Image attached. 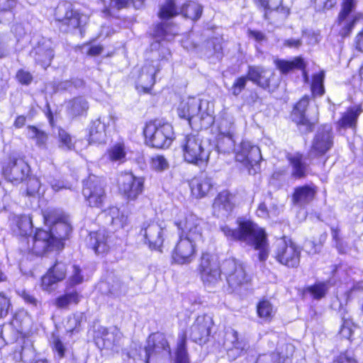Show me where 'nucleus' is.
<instances>
[{"instance_id":"obj_61","label":"nucleus","mask_w":363,"mask_h":363,"mask_svg":"<svg viewBox=\"0 0 363 363\" xmlns=\"http://www.w3.org/2000/svg\"><path fill=\"white\" fill-rule=\"evenodd\" d=\"M247 35L250 38H252L257 42H262L266 40L265 35L259 31L256 30H248Z\"/></svg>"},{"instance_id":"obj_7","label":"nucleus","mask_w":363,"mask_h":363,"mask_svg":"<svg viewBox=\"0 0 363 363\" xmlns=\"http://www.w3.org/2000/svg\"><path fill=\"white\" fill-rule=\"evenodd\" d=\"M274 251V259L281 265L290 269L301 266L302 248L292 238L283 235Z\"/></svg>"},{"instance_id":"obj_58","label":"nucleus","mask_w":363,"mask_h":363,"mask_svg":"<svg viewBox=\"0 0 363 363\" xmlns=\"http://www.w3.org/2000/svg\"><path fill=\"white\" fill-rule=\"evenodd\" d=\"M84 277L82 274V269L79 265H73V273L69 277V284L71 286H77L83 282Z\"/></svg>"},{"instance_id":"obj_42","label":"nucleus","mask_w":363,"mask_h":363,"mask_svg":"<svg viewBox=\"0 0 363 363\" xmlns=\"http://www.w3.org/2000/svg\"><path fill=\"white\" fill-rule=\"evenodd\" d=\"M12 224L13 225V230L21 237V240L26 239V238H29L30 235L27 233L33 227L32 218L30 216L25 214L15 216L13 218Z\"/></svg>"},{"instance_id":"obj_53","label":"nucleus","mask_w":363,"mask_h":363,"mask_svg":"<svg viewBox=\"0 0 363 363\" xmlns=\"http://www.w3.org/2000/svg\"><path fill=\"white\" fill-rule=\"evenodd\" d=\"M26 318V312L23 310L17 311L13 314L10 320V324L16 331L20 332L23 329V323Z\"/></svg>"},{"instance_id":"obj_19","label":"nucleus","mask_w":363,"mask_h":363,"mask_svg":"<svg viewBox=\"0 0 363 363\" xmlns=\"http://www.w3.org/2000/svg\"><path fill=\"white\" fill-rule=\"evenodd\" d=\"M214 321L208 314L199 315L190 328L191 340L201 346L208 343L212 334Z\"/></svg>"},{"instance_id":"obj_28","label":"nucleus","mask_w":363,"mask_h":363,"mask_svg":"<svg viewBox=\"0 0 363 363\" xmlns=\"http://www.w3.org/2000/svg\"><path fill=\"white\" fill-rule=\"evenodd\" d=\"M87 247L97 255H106L110 252L109 235L103 230L91 231L87 236Z\"/></svg>"},{"instance_id":"obj_39","label":"nucleus","mask_w":363,"mask_h":363,"mask_svg":"<svg viewBox=\"0 0 363 363\" xmlns=\"http://www.w3.org/2000/svg\"><path fill=\"white\" fill-rule=\"evenodd\" d=\"M108 211L111 214V225L114 230L118 231L130 225V220L127 213L117 206H111Z\"/></svg>"},{"instance_id":"obj_20","label":"nucleus","mask_w":363,"mask_h":363,"mask_svg":"<svg viewBox=\"0 0 363 363\" xmlns=\"http://www.w3.org/2000/svg\"><path fill=\"white\" fill-rule=\"evenodd\" d=\"M139 234L143 237L144 243L152 250L162 252L164 241V229L156 221H145L140 226Z\"/></svg>"},{"instance_id":"obj_51","label":"nucleus","mask_w":363,"mask_h":363,"mask_svg":"<svg viewBox=\"0 0 363 363\" xmlns=\"http://www.w3.org/2000/svg\"><path fill=\"white\" fill-rule=\"evenodd\" d=\"M354 325L351 318H342V323L338 331L340 338L350 340L353 335L352 328Z\"/></svg>"},{"instance_id":"obj_46","label":"nucleus","mask_w":363,"mask_h":363,"mask_svg":"<svg viewBox=\"0 0 363 363\" xmlns=\"http://www.w3.org/2000/svg\"><path fill=\"white\" fill-rule=\"evenodd\" d=\"M324 79L325 72L323 70L313 74L310 87L313 97L322 96L325 94Z\"/></svg>"},{"instance_id":"obj_36","label":"nucleus","mask_w":363,"mask_h":363,"mask_svg":"<svg viewBox=\"0 0 363 363\" xmlns=\"http://www.w3.org/2000/svg\"><path fill=\"white\" fill-rule=\"evenodd\" d=\"M203 13V6L196 1L187 0L179 8V15L186 20L196 22Z\"/></svg>"},{"instance_id":"obj_4","label":"nucleus","mask_w":363,"mask_h":363,"mask_svg":"<svg viewBox=\"0 0 363 363\" xmlns=\"http://www.w3.org/2000/svg\"><path fill=\"white\" fill-rule=\"evenodd\" d=\"M180 148L182 157L186 163L196 166L208 164L210 151L198 134L190 133L184 135L180 142Z\"/></svg>"},{"instance_id":"obj_49","label":"nucleus","mask_w":363,"mask_h":363,"mask_svg":"<svg viewBox=\"0 0 363 363\" xmlns=\"http://www.w3.org/2000/svg\"><path fill=\"white\" fill-rule=\"evenodd\" d=\"M27 129L32 133L31 138L35 140L38 146H45L48 138V135L45 131L39 129L34 125H28Z\"/></svg>"},{"instance_id":"obj_26","label":"nucleus","mask_w":363,"mask_h":363,"mask_svg":"<svg viewBox=\"0 0 363 363\" xmlns=\"http://www.w3.org/2000/svg\"><path fill=\"white\" fill-rule=\"evenodd\" d=\"M189 186L191 194L198 199L213 196L217 189L213 178L206 174L194 177Z\"/></svg>"},{"instance_id":"obj_23","label":"nucleus","mask_w":363,"mask_h":363,"mask_svg":"<svg viewBox=\"0 0 363 363\" xmlns=\"http://www.w3.org/2000/svg\"><path fill=\"white\" fill-rule=\"evenodd\" d=\"M334 137L330 125H322V130L316 133L313 139L309 152L313 157H320L333 147Z\"/></svg>"},{"instance_id":"obj_60","label":"nucleus","mask_w":363,"mask_h":363,"mask_svg":"<svg viewBox=\"0 0 363 363\" xmlns=\"http://www.w3.org/2000/svg\"><path fill=\"white\" fill-rule=\"evenodd\" d=\"M21 298L24 301V302L27 304L31 305L32 306L37 307L38 301L35 298V297L31 294L29 291L23 289L19 294Z\"/></svg>"},{"instance_id":"obj_35","label":"nucleus","mask_w":363,"mask_h":363,"mask_svg":"<svg viewBox=\"0 0 363 363\" xmlns=\"http://www.w3.org/2000/svg\"><path fill=\"white\" fill-rule=\"evenodd\" d=\"M106 126L99 118L91 121L89 128L86 140L89 145L101 144L106 136Z\"/></svg>"},{"instance_id":"obj_62","label":"nucleus","mask_w":363,"mask_h":363,"mask_svg":"<svg viewBox=\"0 0 363 363\" xmlns=\"http://www.w3.org/2000/svg\"><path fill=\"white\" fill-rule=\"evenodd\" d=\"M113 1L114 6L118 10L128 8L134 4V0H113Z\"/></svg>"},{"instance_id":"obj_32","label":"nucleus","mask_w":363,"mask_h":363,"mask_svg":"<svg viewBox=\"0 0 363 363\" xmlns=\"http://www.w3.org/2000/svg\"><path fill=\"white\" fill-rule=\"evenodd\" d=\"M286 159L291 167V176L293 179H301L307 176L308 164L305 162V157L302 152L289 153L286 155Z\"/></svg>"},{"instance_id":"obj_1","label":"nucleus","mask_w":363,"mask_h":363,"mask_svg":"<svg viewBox=\"0 0 363 363\" xmlns=\"http://www.w3.org/2000/svg\"><path fill=\"white\" fill-rule=\"evenodd\" d=\"M237 228L228 225L220 226V231L228 240L232 242H245L258 251L257 259L264 262L269 257L270 250L268 235L265 229L259 226L250 218H239Z\"/></svg>"},{"instance_id":"obj_24","label":"nucleus","mask_w":363,"mask_h":363,"mask_svg":"<svg viewBox=\"0 0 363 363\" xmlns=\"http://www.w3.org/2000/svg\"><path fill=\"white\" fill-rule=\"evenodd\" d=\"M67 274V264L55 260L40 279V286L44 291H49L52 286L65 279Z\"/></svg>"},{"instance_id":"obj_44","label":"nucleus","mask_w":363,"mask_h":363,"mask_svg":"<svg viewBox=\"0 0 363 363\" xmlns=\"http://www.w3.org/2000/svg\"><path fill=\"white\" fill-rule=\"evenodd\" d=\"M234 195L228 189L219 191L213 199V206L225 211L232 210L234 204L233 202Z\"/></svg>"},{"instance_id":"obj_63","label":"nucleus","mask_w":363,"mask_h":363,"mask_svg":"<svg viewBox=\"0 0 363 363\" xmlns=\"http://www.w3.org/2000/svg\"><path fill=\"white\" fill-rule=\"evenodd\" d=\"M354 44L356 49L363 52V27L357 33L354 38Z\"/></svg>"},{"instance_id":"obj_59","label":"nucleus","mask_w":363,"mask_h":363,"mask_svg":"<svg viewBox=\"0 0 363 363\" xmlns=\"http://www.w3.org/2000/svg\"><path fill=\"white\" fill-rule=\"evenodd\" d=\"M225 139L230 142V145L233 146L235 143V133L234 131L218 132L217 135V142L220 144Z\"/></svg>"},{"instance_id":"obj_64","label":"nucleus","mask_w":363,"mask_h":363,"mask_svg":"<svg viewBox=\"0 0 363 363\" xmlns=\"http://www.w3.org/2000/svg\"><path fill=\"white\" fill-rule=\"evenodd\" d=\"M103 50L104 48L101 45H91L87 50L86 54L89 56H97L99 55Z\"/></svg>"},{"instance_id":"obj_33","label":"nucleus","mask_w":363,"mask_h":363,"mask_svg":"<svg viewBox=\"0 0 363 363\" xmlns=\"http://www.w3.org/2000/svg\"><path fill=\"white\" fill-rule=\"evenodd\" d=\"M172 363H191L188 348V335L186 329L181 330L178 333Z\"/></svg>"},{"instance_id":"obj_50","label":"nucleus","mask_w":363,"mask_h":363,"mask_svg":"<svg viewBox=\"0 0 363 363\" xmlns=\"http://www.w3.org/2000/svg\"><path fill=\"white\" fill-rule=\"evenodd\" d=\"M174 23L172 22H159L154 28L153 35L155 38H159L160 40H165L166 38L170 35V28L174 26Z\"/></svg>"},{"instance_id":"obj_17","label":"nucleus","mask_w":363,"mask_h":363,"mask_svg":"<svg viewBox=\"0 0 363 363\" xmlns=\"http://www.w3.org/2000/svg\"><path fill=\"white\" fill-rule=\"evenodd\" d=\"M43 223L55 234H60L70 238L72 227L68 221L67 216L56 208L43 210L41 212Z\"/></svg>"},{"instance_id":"obj_40","label":"nucleus","mask_w":363,"mask_h":363,"mask_svg":"<svg viewBox=\"0 0 363 363\" xmlns=\"http://www.w3.org/2000/svg\"><path fill=\"white\" fill-rule=\"evenodd\" d=\"M35 62L45 69L50 67L55 57L54 49L38 43L35 48Z\"/></svg>"},{"instance_id":"obj_45","label":"nucleus","mask_w":363,"mask_h":363,"mask_svg":"<svg viewBox=\"0 0 363 363\" xmlns=\"http://www.w3.org/2000/svg\"><path fill=\"white\" fill-rule=\"evenodd\" d=\"M106 155L111 162H123L126 157L125 147L123 143H116L109 147Z\"/></svg>"},{"instance_id":"obj_47","label":"nucleus","mask_w":363,"mask_h":363,"mask_svg":"<svg viewBox=\"0 0 363 363\" xmlns=\"http://www.w3.org/2000/svg\"><path fill=\"white\" fill-rule=\"evenodd\" d=\"M57 143L58 146L62 150L72 151L75 149L76 142L73 140L72 135L65 129L59 128L57 129Z\"/></svg>"},{"instance_id":"obj_29","label":"nucleus","mask_w":363,"mask_h":363,"mask_svg":"<svg viewBox=\"0 0 363 363\" xmlns=\"http://www.w3.org/2000/svg\"><path fill=\"white\" fill-rule=\"evenodd\" d=\"M362 111L361 104L347 107L344 112L341 113L338 120L336 121L337 130L340 131L347 129L356 130L358 119Z\"/></svg>"},{"instance_id":"obj_37","label":"nucleus","mask_w":363,"mask_h":363,"mask_svg":"<svg viewBox=\"0 0 363 363\" xmlns=\"http://www.w3.org/2000/svg\"><path fill=\"white\" fill-rule=\"evenodd\" d=\"M82 298V295L77 290L65 291L56 297L54 305L59 309H68L70 306H77Z\"/></svg>"},{"instance_id":"obj_34","label":"nucleus","mask_w":363,"mask_h":363,"mask_svg":"<svg viewBox=\"0 0 363 363\" xmlns=\"http://www.w3.org/2000/svg\"><path fill=\"white\" fill-rule=\"evenodd\" d=\"M255 310L257 318L266 323H272L277 312V308L267 297L259 298L256 303Z\"/></svg>"},{"instance_id":"obj_15","label":"nucleus","mask_w":363,"mask_h":363,"mask_svg":"<svg viewBox=\"0 0 363 363\" xmlns=\"http://www.w3.org/2000/svg\"><path fill=\"white\" fill-rule=\"evenodd\" d=\"M247 71L250 81L260 89L269 93L278 89L279 82L272 68L261 65H249Z\"/></svg>"},{"instance_id":"obj_13","label":"nucleus","mask_w":363,"mask_h":363,"mask_svg":"<svg viewBox=\"0 0 363 363\" xmlns=\"http://www.w3.org/2000/svg\"><path fill=\"white\" fill-rule=\"evenodd\" d=\"M202 223V218L191 212L180 214L173 223L177 228L178 236L194 240L203 237Z\"/></svg>"},{"instance_id":"obj_6","label":"nucleus","mask_w":363,"mask_h":363,"mask_svg":"<svg viewBox=\"0 0 363 363\" xmlns=\"http://www.w3.org/2000/svg\"><path fill=\"white\" fill-rule=\"evenodd\" d=\"M145 183L144 177H138L130 170L119 172L116 181L118 194L128 203L137 201L143 194Z\"/></svg>"},{"instance_id":"obj_38","label":"nucleus","mask_w":363,"mask_h":363,"mask_svg":"<svg viewBox=\"0 0 363 363\" xmlns=\"http://www.w3.org/2000/svg\"><path fill=\"white\" fill-rule=\"evenodd\" d=\"M329 288L328 281H317L311 285L305 286L302 290V294H308L312 299L319 301L327 296Z\"/></svg>"},{"instance_id":"obj_3","label":"nucleus","mask_w":363,"mask_h":363,"mask_svg":"<svg viewBox=\"0 0 363 363\" xmlns=\"http://www.w3.org/2000/svg\"><path fill=\"white\" fill-rule=\"evenodd\" d=\"M144 144L155 150H167L176 139L173 125L166 119L154 118L146 121L142 128Z\"/></svg>"},{"instance_id":"obj_57","label":"nucleus","mask_w":363,"mask_h":363,"mask_svg":"<svg viewBox=\"0 0 363 363\" xmlns=\"http://www.w3.org/2000/svg\"><path fill=\"white\" fill-rule=\"evenodd\" d=\"M51 348L53 352L57 353L59 358H63L65 356L66 348L61 339L58 337H54L51 344Z\"/></svg>"},{"instance_id":"obj_14","label":"nucleus","mask_w":363,"mask_h":363,"mask_svg":"<svg viewBox=\"0 0 363 363\" xmlns=\"http://www.w3.org/2000/svg\"><path fill=\"white\" fill-rule=\"evenodd\" d=\"M196 241L191 238L178 236L170 255L172 264L186 265L191 263L198 252Z\"/></svg>"},{"instance_id":"obj_52","label":"nucleus","mask_w":363,"mask_h":363,"mask_svg":"<svg viewBox=\"0 0 363 363\" xmlns=\"http://www.w3.org/2000/svg\"><path fill=\"white\" fill-rule=\"evenodd\" d=\"M247 81H250L247 72L245 75H241L237 77L231 86L232 94L235 96L240 95L245 89Z\"/></svg>"},{"instance_id":"obj_18","label":"nucleus","mask_w":363,"mask_h":363,"mask_svg":"<svg viewBox=\"0 0 363 363\" xmlns=\"http://www.w3.org/2000/svg\"><path fill=\"white\" fill-rule=\"evenodd\" d=\"M201 100L192 97L181 103L177 111L179 117L188 121L190 123L195 116H198L200 121H206L205 125H213L214 116L211 113L201 111Z\"/></svg>"},{"instance_id":"obj_11","label":"nucleus","mask_w":363,"mask_h":363,"mask_svg":"<svg viewBox=\"0 0 363 363\" xmlns=\"http://www.w3.org/2000/svg\"><path fill=\"white\" fill-rule=\"evenodd\" d=\"M82 194L87 207L102 209L108 196L105 186L96 179L87 177L82 182Z\"/></svg>"},{"instance_id":"obj_21","label":"nucleus","mask_w":363,"mask_h":363,"mask_svg":"<svg viewBox=\"0 0 363 363\" xmlns=\"http://www.w3.org/2000/svg\"><path fill=\"white\" fill-rule=\"evenodd\" d=\"M2 174L9 182L18 184L28 178L30 168L23 157H13L9 158L3 168Z\"/></svg>"},{"instance_id":"obj_55","label":"nucleus","mask_w":363,"mask_h":363,"mask_svg":"<svg viewBox=\"0 0 363 363\" xmlns=\"http://www.w3.org/2000/svg\"><path fill=\"white\" fill-rule=\"evenodd\" d=\"M331 363H358L354 355L347 350L340 352Z\"/></svg>"},{"instance_id":"obj_48","label":"nucleus","mask_w":363,"mask_h":363,"mask_svg":"<svg viewBox=\"0 0 363 363\" xmlns=\"http://www.w3.org/2000/svg\"><path fill=\"white\" fill-rule=\"evenodd\" d=\"M150 168L158 172H164L169 169V164L167 158L160 154L151 157L149 160Z\"/></svg>"},{"instance_id":"obj_27","label":"nucleus","mask_w":363,"mask_h":363,"mask_svg":"<svg viewBox=\"0 0 363 363\" xmlns=\"http://www.w3.org/2000/svg\"><path fill=\"white\" fill-rule=\"evenodd\" d=\"M318 187L313 183L296 186L291 194V201L297 206H307L315 199Z\"/></svg>"},{"instance_id":"obj_54","label":"nucleus","mask_w":363,"mask_h":363,"mask_svg":"<svg viewBox=\"0 0 363 363\" xmlns=\"http://www.w3.org/2000/svg\"><path fill=\"white\" fill-rule=\"evenodd\" d=\"M15 78L17 82L23 86H29L33 81V76L31 72L23 69L17 70Z\"/></svg>"},{"instance_id":"obj_2","label":"nucleus","mask_w":363,"mask_h":363,"mask_svg":"<svg viewBox=\"0 0 363 363\" xmlns=\"http://www.w3.org/2000/svg\"><path fill=\"white\" fill-rule=\"evenodd\" d=\"M67 236L55 234L52 230L42 227L35 228L29 238L21 240L23 250L35 257H44L53 251H62L68 240Z\"/></svg>"},{"instance_id":"obj_56","label":"nucleus","mask_w":363,"mask_h":363,"mask_svg":"<svg viewBox=\"0 0 363 363\" xmlns=\"http://www.w3.org/2000/svg\"><path fill=\"white\" fill-rule=\"evenodd\" d=\"M315 7L322 11H328L336 7L337 0H313Z\"/></svg>"},{"instance_id":"obj_12","label":"nucleus","mask_w":363,"mask_h":363,"mask_svg":"<svg viewBox=\"0 0 363 363\" xmlns=\"http://www.w3.org/2000/svg\"><path fill=\"white\" fill-rule=\"evenodd\" d=\"M197 273L204 286H215L222 279V269L219 262L214 259L213 255L208 252L201 253Z\"/></svg>"},{"instance_id":"obj_22","label":"nucleus","mask_w":363,"mask_h":363,"mask_svg":"<svg viewBox=\"0 0 363 363\" xmlns=\"http://www.w3.org/2000/svg\"><path fill=\"white\" fill-rule=\"evenodd\" d=\"M160 69L152 61L145 62L139 69L135 79V88L140 94H151L156 83V75Z\"/></svg>"},{"instance_id":"obj_31","label":"nucleus","mask_w":363,"mask_h":363,"mask_svg":"<svg viewBox=\"0 0 363 363\" xmlns=\"http://www.w3.org/2000/svg\"><path fill=\"white\" fill-rule=\"evenodd\" d=\"M274 65L281 74H287L298 69L301 72L303 77L308 79L307 65L301 56L295 57L291 60L277 59L274 61Z\"/></svg>"},{"instance_id":"obj_41","label":"nucleus","mask_w":363,"mask_h":363,"mask_svg":"<svg viewBox=\"0 0 363 363\" xmlns=\"http://www.w3.org/2000/svg\"><path fill=\"white\" fill-rule=\"evenodd\" d=\"M88 110L87 101L81 96L74 97L69 101L68 113L72 119L86 117Z\"/></svg>"},{"instance_id":"obj_9","label":"nucleus","mask_w":363,"mask_h":363,"mask_svg":"<svg viewBox=\"0 0 363 363\" xmlns=\"http://www.w3.org/2000/svg\"><path fill=\"white\" fill-rule=\"evenodd\" d=\"M145 363H167L171 353L170 344L162 333H152L147 337L144 347Z\"/></svg>"},{"instance_id":"obj_8","label":"nucleus","mask_w":363,"mask_h":363,"mask_svg":"<svg viewBox=\"0 0 363 363\" xmlns=\"http://www.w3.org/2000/svg\"><path fill=\"white\" fill-rule=\"evenodd\" d=\"M124 335L116 327L113 328L100 326L95 331L94 342L101 351H106L114 356L123 351Z\"/></svg>"},{"instance_id":"obj_25","label":"nucleus","mask_w":363,"mask_h":363,"mask_svg":"<svg viewBox=\"0 0 363 363\" xmlns=\"http://www.w3.org/2000/svg\"><path fill=\"white\" fill-rule=\"evenodd\" d=\"M235 158L245 166L259 164L262 160L261 150L257 145L242 140L240 143L239 149L235 152Z\"/></svg>"},{"instance_id":"obj_43","label":"nucleus","mask_w":363,"mask_h":363,"mask_svg":"<svg viewBox=\"0 0 363 363\" xmlns=\"http://www.w3.org/2000/svg\"><path fill=\"white\" fill-rule=\"evenodd\" d=\"M179 15V9L177 6L176 0H164L160 6L157 16L162 21L172 19Z\"/></svg>"},{"instance_id":"obj_16","label":"nucleus","mask_w":363,"mask_h":363,"mask_svg":"<svg viewBox=\"0 0 363 363\" xmlns=\"http://www.w3.org/2000/svg\"><path fill=\"white\" fill-rule=\"evenodd\" d=\"M310 101V96L307 94L302 96L293 104L289 113V118L291 122L299 128H303L306 133L313 132L318 123V116L313 121H311L307 116Z\"/></svg>"},{"instance_id":"obj_10","label":"nucleus","mask_w":363,"mask_h":363,"mask_svg":"<svg viewBox=\"0 0 363 363\" xmlns=\"http://www.w3.org/2000/svg\"><path fill=\"white\" fill-rule=\"evenodd\" d=\"M357 7V0H341L340 9L335 18L338 35L345 38L350 37L354 28L363 16L362 13L352 14Z\"/></svg>"},{"instance_id":"obj_5","label":"nucleus","mask_w":363,"mask_h":363,"mask_svg":"<svg viewBox=\"0 0 363 363\" xmlns=\"http://www.w3.org/2000/svg\"><path fill=\"white\" fill-rule=\"evenodd\" d=\"M223 264L228 289L231 293L247 289L252 285V277L247 273L243 262L230 257L224 259Z\"/></svg>"},{"instance_id":"obj_30","label":"nucleus","mask_w":363,"mask_h":363,"mask_svg":"<svg viewBox=\"0 0 363 363\" xmlns=\"http://www.w3.org/2000/svg\"><path fill=\"white\" fill-rule=\"evenodd\" d=\"M82 12L70 6L66 9L62 17L55 18V22L60 29L64 28V31L67 33L82 28Z\"/></svg>"}]
</instances>
